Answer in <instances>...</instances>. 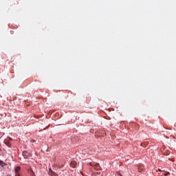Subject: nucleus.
<instances>
[{"instance_id": "nucleus-1", "label": "nucleus", "mask_w": 176, "mask_h": 176, "mask_svg": "<svg viewBox=\"0 0 176 176\" xmlns=\"http://www.w3.org/2000/svg\"><path fill=\"white\" fill-rule=\"evenodd\" d=\"M24 159H30V157H32V154H31V153H28L26 151H24L22 153Z\"/></svg>"}, {"instance_id": "nucleus-2", "label": "nucleus", "mask_w": 176, "mask_h": 176, "mask_svg": "<svg viewBox=\"0 0 176 176\" xmlns=\"http://www.w3.org/2000/svg\"><path fill=\"white\" fill-rule=\"evenodd\" d=\"M76 164H77L76 161H72V162H70V166H71V167H72L73 168H75V167H76Z\"/></svg>"}, {"instance_id": "nucleus-3", "label": "nucleus", "mask_w": 176, "mask_h": 176, "mask_svg": "<svg viewBox=\"0 0 176 176\" xmlns=\"http://www.w3.org/2000/svg\"><path fill=\"white\" fill-rule=\"evenodd\" d=\"M94 168L95 170H100L101 168V166H100V164H96L94 166Z\"/></svg>"}, {"instance_id": "nucleus-4", "label": "nucleus", "mask_w": 176, "mask_h": 176, "mask_svg": "<svg viewBox=\"0 0 176 176\" xmlns=\"http://www.w3.org/2000/svg\"><path fill=\"white\" fill-rule=\"evenodd\" d=\"M138 170L139 173H141V171H142V170H143L142 166H138Z\"/></svg>"}, {"instance_id": "nucleus-5", "label": "nucleus", "mask_w": 176, "mask_h": 176, "mask_svg": "<svg viewBox=\"0 0 176 176\" xmlns=\"http://www.w3.org/2000/svg\"><path fill=\"white\" fill-rule=\"evenodd\" d=\"M0 166H1V167H3L5 166V163L1 160H0Z\"/></svg>"}, {"instance_id": "nucleus-6", "label": "nucleus", "mask_w": 176, "mask_h": 176, "mask_svg": "<svg viewBox=\"0 0 176 176\" xmlns=\"http://www.w3.org/2000/svg\"><path fill=\"white\" fill-rule=\"evenodd\" d=\"M52 175L54 176H58L57 173H54V172H52Z\"/></svg>"}, {"instance_id": "nucleus-7", "label": "nucleus", "mask_w": 176, "mask_h": 176, "mask_svg": "<svg viewBox=\"0 0 176 176\" xmlns=\"http://www.w3.org/2000/svg\"><path fill=\"white\" fill-rule=\"evenodd\" d=\"M31 173H30V174H31L32 176H35V175H34V171L31 170Z\"/></svg>"}, {"instance_id": "nucleus-8", "label": "nucleus", "mask_w": 176, "mask_h": 176, "mask_svg": "<svg viewBox=\"0 0 176 176\" xmlns=\"http://www.w3.org/2000/svg\"><path fill=\"white\" fill-rule=\"evenodd\" d=\"M168 174H170V173L166 172V173L164 174V175H168Z\"/></svg>"}]
</instances>
